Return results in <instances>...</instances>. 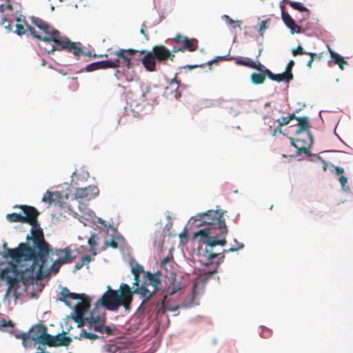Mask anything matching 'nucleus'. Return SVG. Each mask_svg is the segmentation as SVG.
<instances>
[{"label":"nucleus","instance_id":"20","mask_svg":"<svg viewBox=\"0 0 353 353\" xmlns=\"http://www.w3.org/2000/svg\"><path fill=\"white\" fill-rule=\"evenodd\" d=\"M144 277L145 279L143 283L146 286H151L152 290L156 292L161 281V274L159 272L152 274L151 272H147Z\"/></svg>","mask_w":353,"mask_h":353},{"label":"nucleus","instance_id":"4","mask_svg":"<svg viewBox=\"0 0 353 353\" xmlns=\"http://www.w3.org/2000/svg\"><path fill=\"white\" fill-rule=\"evenodd\" d=\"M48 250V253L41 260L37 258L33 263L39 279L47 277L51 272L58 273L62 265L73 261L72 250L68 247L64 249L52 248L49 244Z\"/></svg>","mask_w":353,"mask_h":353},{"label":"nucleus","instance_id":"42","mask_svg":"<svg viewBox=\"0 0 353 353\" xmlns=\"http://www.w3.org/2000/svg\"><path fill=\"white\" fill-rule=\"evenodd\" d=\"M292 52L294 56L306 54V52L304 50L303 48L301 46H298L296 48H294L292 50Z\"/></svg>","mask_w":353,"mask_h":353},{"label":"nucleus","instance_id":"2","mask_svg":"<svg viewBox=\"0 0 353 353\" xmlns=\"http://www.w3.org/2000/svg\"><path fill=\"white\" fill-rule=\"evenodd\" d=\"M30 19L32 23L39 30L38 33L34 27H28L29 32L32 37L39 41L54 43L48 48H45V50L48 54L55 51H65L75 57L84 54L81 43L72 41L68 37L62 35L49 23L39 17H32Z\"/></svg>","mask_w":353,"mask_h":353},{"label":"nucleus","instance_id":"18","mask_svg":"<svg viewBox=\"0 0 353 353\" xmlns=\"http://www.w3.org/2000/svg\"><path fill=\"white\" fill-rule=\"evenodd\" d=\"M46 345L50 347L67 346L72 342V339L65 335L51 336L48 334L45 339Z\"/></svg>","mask_w":353,"mask_h":353},{"label":"nucleus","instance_id":"19","mask_svg":"<svg viewBox=\"0 0 353 353\" xmlns=\"http://www.w3.org/2000/svg\"><path fill=\"white\" fill-rule=\"evenodd\" d=\"M6 11H13V6L9 1L6 3L0 6V12L2 14L1 25L4 26L8 32H11L12 30V20L9 18L8 14L6 13Z\"/></svg>","mask_w":353,"mask_h":353},{"label":"nucleus","instance_id":"32","mask_svg":"<svg viewBox=\"0 0 353 353\" xmlns=\"http://www.w3.org/2000/svg\"><path fill=\"white\" fill-rule=\"evenodd\" d=\"M17 23L16 24V30L15 32L19 35H23L26 32H29L28 27H30L28 24H26L27 28H26L23 24L21 23V19L19 17H17Z\"/></svg>","mask_w":353,"mask_h":353},{"label":"nucleus","instance_id":"40","mask_svg":"<svg viewBox=\"0 0 353 353\" xmlns=\"http://www.w3.org/2000/svg\"><path fill=\"white\" fill-rule=\"evenodd\" d=\"M119 246L118 243L115 241L114 237L112 236L110 241H105L104 244L103 249H106L108 247H111L112 248H117Z\"/></svg>","mask_w":353,"mask_h":353},{"label":"nucleus","instance_id":"60","mask_svg":"<svg viewBox=\"0 0 353 353\" xmlns=\"http://www.w3.org/2000/svg\"><path fill=\"white\" fill-rule=\"evenodd\" d=\"M224 18L227 20V21L230 24H232L234 23V21L232 19H231L228 15H224Z\"/></svg>","mask_w":353,"mask_h":353},{"label":"nucleus","instance_id":"23","mask_svg":"<svg viewBox=\"0 0 353 353\" xmlns=\"http://www.w3.org/2000/svg\"><path fill=\"white\" fill-rule=\"evenodd\" d=\"M264 72L270 79L277 82L285 81L288 83L293 79V74L292 73L290 72H285L281 74H275L272 73L269 69H265Z\"/></svg>","mask_w":353,"mask_h":353},{"label":"nucleus","instance_id":"64","mask_svg":"<svg viewBox=\"0 0 353 353\" xmlns=\"http://www.w3.org/2000/svg\"><path fill=\"white\" fill-rule=\"evenodd\" d=\"M6 320L2 319L0 320V327H6Z\"/></svg>","mask_w":353,"mask_h":353},{"label":"nucleus","instance_id":"36","mask_svg":"<svg viewBox=\"0 0 353 353\" xmlns=\"http://www.w3.org/2000/svg\"><path fill=\"white\" fill-rule=\"evenodd\" d=\"M290 6L294 10H299L301 12H305L309 14V10L306 7L303 6L300 2L293 1L292 3H290Z\"/></svg>","mask_w":353,"mask_h":353},{"label":"nucleus","instance_id":"49","mask_svg":"<svg viewBox=\"0 0 353 353\" xmlns=\"http://www.w3.org/2000/svg\"><path fill=\"white\" fill-rule=\"evenodd\" d=\"M271 331L269 329H263L261 332V336L263 338H269L271 336Z\"/></svg>","mask_w":353,"mask_h":353},{"label":"nucleus","instance_id":"61","mask_svg":"<svg viewBox=\"0 0 353 353\" xmlns=\"http://www.w3.org/2000/svg\"><path fill=\"white\" fill-rule=\"evenodd\" d=\"M83 263H82V261L81 262H79L77 263L76 265H75V270H80L83 266Z\"/></svg>","mask_w":353,"mask_h":353},{"label":"nucleus","instance_id":"14","mask_svg":"<svg viewBox=\"0 0 353 353\" xmlns=\"http://www.w3.org/2000/svg\"><path fill=\"white\" fill-rule=\"evenodd\" d=\"M134 53V49H119L114 52L117 57L113 62H115L116 68L120 66L125 67L126 69L132 68V58L130 57Z\"/></svg>","mask_w":353,"mask_h":353},{"label":"nucleus","instance_id":"31","mask_svg":"<svg viewBox=\"0 0 353 353\" xmlns=\"http://www.w3.org/2000/svg\"><path fill=\"white\" fill-rule=\"evenodd\" d=\"M252 62L253 61L250 58L239 57L235 59V63L236 65H240L248 68H255V66L252 65Z\"/></svg>","mask_w":353,"mask_h":353},{"label":"nucleus","instance_id":"9","mask_svg":"<svg viewBox=\"0 0 353 353\" xmlns=\"http://www.w3.org/2000/svg\"><path fill=\"white\" fill-rule=\"evenodd\" d=\"M206 281L207 277H199L194 281L191 293L186 301L182 304V307H188L199 304L197 298L203 292Z\"/></svg>","mask_w":353,"mask_h":353},{"label":"nucleus","instance_id":"13","mask_svg":"<svg viewBox=\"0 0 353 353\" xmlns=\"http://www.w3.org/2000/svg\"><path fill=\"white\" fill-rule=\"evenodd\" d=\"M14 208H19L22 210L23 223H28L32 226L38 225V216L40 212L34 208L27 205H16Z\"/></svg>","mask_w":353,"mask_h":353},{"label":"nucleus","instance_id":"15","mask_svg":"<svg viewBox=\"0 0 353 353\" xmlns=\"http://www.w3.org/2000/svg\"><path fill=\"white\" fill-rule=\"evenodd\" d=\"M99 194V189L95 185H89L84 188H77L75 198L79 202H87L94 199Z\"/></svg>","mask_w":353,"mask_h":353},{"label":"nucleus","instance_id":"48","mask_svg":"<svg viewBox=\"0 0 353 353\" xmlns=\"http://www.w3.org/2000/svg\"><path fill=\"white\" fill-rule=\"evenodd\" d=\"M252 65L255 66V68H252L253 69H255L261 72H264V70L266 69L263 65H262L261 63H256L254 61L252 62Z\"/></svg>","mask_w":353,"mask_h":353},{"label":"nucleus","instance_id":"28","mask_svg":"<svg viewBox=\"0 0 353 353\" xmlns=\"http://www.w3.org/2000/svg\"><path fill=\"white\" fill-rule=\"evenodd\" d=\"M61 295L63 296V299H61V301H63L68 306H70V305L68 299L77 300L79 299L81 296V294L70 292L67 288H65L62 290Z\"/></svg>","mask_w":353,"mask_h":353},{"label":"nucleus","instance_id":"57","mask_svg":"<svg viewBox=\"0 0 353 353\" xmlns=\"http://www.w3.org/2000/svg\"><path fill=\"white\" fill-rule=\"evenodd\" d=\"M188 236V230L186 228L183 230V231L179 234V237L181 239L187 238Z\"/></svg>","mask_w":353,"mask_h":353},{"label":"nucleus","instance_id":"30","mask_svg":"<svg viewBox=\"0 0 353 353\" xmlns=\"http://www.w3.org/2000/svg\"><path fill=\"white\" fill-rule=\"evenodd\" d=\"M267 75L265 72L256 73L254 72L250 75V79L253 84L259 85L262 84L265 82Z\"/></svg>","mask_w":353,"mask_h":353},{"label":"nucleus","instance_id":"21","mask_svg":"<svg viewBox=\"0 0 353 353\" xmlns=\"http://www.w3.org/2000/svg\"><path fill=\"white\" fill-rule=\"evenodd\" d=\"M170 295L165 294L161 304L157 308V314H164L167 310L170 312H175L179 308V305L177 303H173L171 302L170 299L168 297Z\"/></svg>","mask_w":353,"mask_h":353},{"label":"nucleus","instance_id":"52","mask_svg":"<svg viewBox=\"0 0 353 353\" xmlns=\"http://www.w3.org/2000/svg\"><path fill=\"white\" fill-rule=\"evenodd\" d=\"M150 88H146V92L142 94V98H143V101H150V100H152V99L150 98L148 96V94L150 92Z\"/></svg>","mask_w":353,"mask_h":353},{"label":"nucleus","instance_id":"62","mask_svg":"<svg viewBox=\"0 0 353 353\" xmlns=\"http://www.w3.org/2000/svg\"><path fill=\"white\" fill-rule=\"evenodd\" d=\"M170 261V258L169 256H166L165 257L162 261H161V263L162 264H166L168 263H169Z\"/></svg>","mask_w":353,"mask_h":353},{"label":"nucleus","instance_id":"5","mask_svg":"<svg viewBox=\"0 0 353 353\" xmlns=\"http://www.w3.org/2000/svg\"><path fill=\"white\" fill-rule=\"evenodd\" d=\"M32 236L28 235L27 241H32V247L27 243H20L15 248L10 250V254L14 257L23 256L30 261L36 260L37 258L41 260L48 253L49 243L45 240L42 230L38 225L32 226Z\"/></svg>","mask_w":353,"mask_h":353},{"label":"nucleus","instance_id":"46","mask_svg":"<svg viewBox=\"0 0 353 353\" xmlns=\"http://www.w3.org/2000/svg\"><path fill=\"white\" fill-rule=\"evenodd\" d=\"M268 20L262 21L259 27V34L261 36H263V30L268 28L267 26Z\"/></svg>","mask_w":353,"mask_h":353},{"label":"nucleus","instance_id":"16","mask_svg":"<svg viewBox=\"0 0 353 353\" xmlns=\"http://www.w3.org/2000/svg\"><path fill=\"white\" fill-rule=\"evenodd\" d=\"M151 53L153 54L156 60L159 62H164L170 59L172 61H174V52L170 51L165 46L162 45L154 46Z\"/></svg>","mask_w":353,"mask_h":353},{"label":"nucleus","instance_id":"51","mask_svg":"<svg viewBox=\"0 0 353 353\" xmlns=\"http://www.w3.org/2000/svg\"><path fill=\"white\" fill-rule=\"evenodd\" d=\"M333 172L336 174V175H340L343 174L344 169L343 168L340 167H334L333 169Z\"/></svg>","mask_w":353,"mask_h":353},{"label":"nucleus","instance_id":"47","mask_svg":"<svg viewBox=\"0 0 353 353\" xmlns=\"http://www.w3.org/2000/svg\"><path fill=\"white\" fill-rule=\"evenodd\" d=\"M47 194L48 196H44L42 199V201H44V202H46V201H48L50 204L52 203V201H53V194L50 192H47Z\"/></svg>","mask_w":353,"mask_h":353},{"label":"nucleus","instance_id":"33","mask_svg":"<svg viewBox=\"0 0 353 353\" xmlns=\"http://www.w3.org/2000/svg\"><path fill=\"white\" fill-rule=\"evenodd\" d=\"M134 53H132L130 57L132 58V65H133V63L135 62L138 63L140 61H141V59L143 57V54H145V51L144 50H134Z\"/></svg>","mask_w":353,"mask_h":353},{"label":"nucleus","instance_id":"8","mask_svg":"<svg viewBox=\"0 0 353 353\" xmlns=\"http://www.w3.org/2000/svg\"><path fill=\"white\" fill-rule=\"evenodd\" d=\"M46 336H48L47 327L43 323L32 325L27 332L14 334L17 339L22 340V344L24 347L30 345L28 342L30 339L37 342L40 345H46L45 339Z\"/></svg>","mask_w":353,"mask_h":353},{"label":"nucleus","instance_id":"53","mask_svg":"<svg viewBox=\"0 0 353 353\" xmlns=\"http://www.w3.org/2000/svg\"><path fill=\"white\" fill-rule=\"evenodd\" d=\"M91 261L92 258L88 255L84 256L81 260L83 265H88Z\"/></svg>","mask_w":353,"mask_h":353},{"label":"nucleus","instance_id":"58","mask_svg":"<svg viewBox=\"0 0 353 353\" xmlns=\"http://www.w3.org/2000/svg\"><path fill=\"white\" fill-rule=\"evenodd\" d=\"M219 59H224V57H216L214 59L209 61L208 62V65H211L213 63L217 62Z\"/></svg>","mask_w":353,"mask_h":353},{"label":"nucleus","instance_id":"39","mask_svg":"<svg viewBox=\"0 0 353 353\" xmlns=\"http://www.w3.org/2000/svg\"><path fill=\"white\" fill-rule=\"evenodd\" d=\"M109 353H126L124 349L121 348L115 345H110L108 347Z\"/></svg>","mask_w":353,"mask_h":353},{"label":"nucleus","instance_id":"37","mask_svg":"<svg viewBox=\"0 0 353 353\" xmlns=\"http://www.w3.org/2000/svg\"><path fill=\"white\" fill-rule=\"evenodd\" d=\"M234 241L236 244V247L230 248L228 250H223V253L221 254V259H223L225 258V255H224L225 252H235V251H237L238 250L242 249L243 248L244 245H243V244L242 243L238 242L236 239H234Z\"/></svg>","mask_w":353,"mask_h":353},{"label":"nucleus","instance_id":"55","mask_svg":"<svg viewBox=\"0 0 353 353\" xmlns=\"http://www.w3.org/2000/svg\"><path fill=\"white\" fill-rule=\"evenodd\" d=\"M282 133V125H279L274 129L272 135L275 137L277 134H281Z\"/></svg>","mask_w":353,"mask_h":353},{"label":"nucleus","instance_id":"3","mask_svg":"<svg viewBox=\"0 0 353 353\" xmlns=\"http://www.w3.org/2000/svg\"><path fill=\"white\" fill-rule=\"evenodd\" d=\"M10 250H12V248H9L7 243H4L1 256L8 261V266L0 270V281L2 282L0 285L3 284L8 285L5 293V299L8 298L12 294L16 293L21 281L27 283L35 277L37 278V272L33 263L29 268H26L25 270H19V265L21 262L30 261L23 256L14 257L9 253Z\"/></svg>","mask_w":353,"mask_h":353},{"label":"nucleus","instance_id":"29","mask_svg":"<svg viewBox=\"0 0 353 353\" xmlns=\"http://www.w3.org/2000/svg\"><path fill=\"white\" fill-rule=\"evenodd\" d=\"M330 53V57L332 58V61L339 65L341 70L344 69V65L347 64V62L344 59V58L334 51H332L329 49Z\"/></svg>","mask_w":353,"mask_h":353},{"label":"nucleus","instance_id":"7","mask_svg":"<svg viewBox=\"0 0 353 353\" xmlns=\"http://www.w3.org/2000/svg\"><path fill=\"white\" fill-rule=\"evenodd\" d=\"M295 119L298 121V129L296 130V134L298 135L304 131H307L306 138H298L296 140L291 138V143L296 148L297 154H309L310 151L308 150V148L312 145L313 139L311 133L309 132V128H310V126L308 121V118L306 117H296V119Z\"/></svg>","mask_w":353,"mask_h":353},{"label":"nucleus","instance_id":"11","mask_svg":"<svg viewBox=\"0 0 353 353\" xmlns=\"http://www.w3.org/2000/svg\"><path fill=\"white\" fill-rule=\"evenodd\" d=\"M173 40L177 46L173 47L172 52H194L198 48V41L194 38L189 39L185 36L177 34Z\"/></svg>","mask_w":353,"mask_h":353},{"label":"nucleus","instance_id":"25","mask_svg":"<svg viewBox=\"0 0 353 353\" xmlns=\"http://www.w3.org/2000/svg\"><path fill=\"white\" fill-rule=\"evenodd\" d=\"M281 17L285 24L290 29L292 34L301 32V27L295 23L294 19L287 12H283Z\"/></svg>","mask_w":353,"mask_h":353},{"label":"nucleus","instance_id":"26","mask_svg":"<svg viewBox=\"0 0 353 353\" xmlns=\"http://www.w3.org/2000/svg\"><path fill=\"white\" fill-rule=\"evenodd\" d=\"M104 323V319L99 316H94L93 314H92L89 319L90 327L93 330L100 333H101Z\"/></svg>","mask_w":353,"mask_h":353},{"label":"nucleus","instance_id":"27","mask_svg":"<svg viewBox=\"0 0 353 353\" xmlns=\"http://www.w3.org/2000/svg\"><path fill=\"white\" fill-rule=\"evenodd\" d=\"M131 265H132V273L133 274L134 277V282L133 283V285H137L141 282V279L139 277L140 274H143L145 276V273L147 272H145L143 266H141V265H139L137 263H132Z\"/></svg>","mask_w":353,"mask_h":353},{"label":"nucleus","instance_id":"44","mask_svg":"<svg viewBox=\"0 0 353 353\" xmlns=\"http://www.w3.org/2000/svg\"><path fill=\"white\" fill-rule=\"evenodd\" d=\"M97 234H92L90 239H88V243L91 247V249H94L97 245Z\"/></svg>","mask_w":353,"mask_h":353},{"label":"nucleus","instance_id":"43","mask_svg":"<svg viewBox=\"0 0 353 353\" xmlns=\"http://www.w3.org/2000/svg\"><path fill=\"white\" fill-rule=\"evenodd\" d=\"M101 334H105L107 336H112L114 334V330L110 326L103 325Z\"/></svg>","mask_w":353,"mask_h":353},{"label":"nucleus","instance_id":"22","mask_svg":"<svg viewBox=\"0 0 353 353\" xmlns=\"http://www.w3.org/2000/svg\"><path fill=\"white\" fill-rule=\"evenodd\" d=\"M116 68L115 62L111 59L97 61L88 65L85 67V71L92 72L97 70Z\"/></svg>","mask_w":353,"mask_h":353},{"label":"nucleus","instance_id":"59","mask_svg":"<svg viewBox=\"0 0 353 353\" xmlns=\"http://www.w3.org/2000/svg\"><path fill=\"white\" fill-rule=\"evenodd\" d=\"M174 84H176V88H179V81H177V79H176V77H174V78L171 80L170 85L174 84Z\"/></svg>","mask_w":353,"mask_h":353},{"label":"nucleus","instance_id":"41","mask_svg":"<svg viewBox=\"0 0 353 353\" xmlns=\"http://www.w3.org/2000/svg\"><path fill=\"white\" fill-rule=\"evenodd\" d=\"M339 181L344 190H345V191L350 190V188L346 185L347 183V178L346 176H341L339 179Z\"/></svg>","mask_w":353,"mask_h":353},{"label":"nucleus","instance_id":"1","mask_svg":"<svg viewBox=\"0 0 353 353\" xmlns=\"http://www.w3.org/2000/svg\"><path fill=\"white\" fill-rule=\"evenodd\" d=\"M191 220L196 227L205 226L194 232L193 237L199 243L206 245L207 248L204 250L199 248V253L206 259L207 263H211L219 255L214 252V247H223L227 243L225 235L228 230L223 212L221 210H211L195 215Z\"/></svg>","mask_w":353,"mask_h":353},{"label":"nucleus","instance_id":"50","mask_svg":"<svg viewBox=\"0 0 353 353\" xmlns=\"http://www.w3.org/2000/svg\"><path fill=\"white\" fill-rule=\"evenodd\" d=\"M294 65V61L293 60L290 61L286 67L285 72L292 73V69Z\"/></svg>","mask_w":353,"mask_h":353},{"label":"nucleus","instance_id":"38","mask_svg":"<svg viewBox=\"0 0 353 353\" xmlns=\"http://www.w3.org/2000/svg\"><path fill=\"white\" fill-rule=\"evenodd\" d=\"M85 338L90 340H95L99 338V336L94 334L88 332L85 330H83L79 335V339Z\"/></svg>","mask_w":353,"mask_h":353},{"label":"nucleus","instance_id":"34","mask_svg":"<svg viewBox=\"0 0 353 353\" xmlns=\"http://www.w3.org/2000/svg\"><path fill=\"white\" fill-rule=\"evenodd\" d=\"M6 219L10 223H23V215L21 214H17L15 212L8 214L6 215Z\"/></svg>","mask_w":353,"mask_h":353},{"label":"nucleus","instance_id":"56","mask_svg":"<svg viewBox=\"0 0 353 353\" xmlns=\"http://www.w3.org/2000/svg\"><path fill=\"white\" fill-rule=\"evenodd\" d=\"M134 76H135V73L133 72L132 74H130V76H125V79L127 82H130V81H133Z\"/></svg>","mask_w":353,"mask_h":353},{"label":"nucleus","instance_id":"12","mask_svg":"<svg viewBox=\"0 0 353 353\" xmlns=\"http://www.w3.org/2000/svg\"><path fill=\"white\" fill-rule=\"evenodd\" d=\"M79 300L81 301L75 305L72 319L78 323L79 327H81L84 323L85 313L90 307V299L88 296L82 294Z\"/></svg>","mask_w":353,"mask_h":353},{"label":"nucleus","instance_id":"45","mask_svg":"<svg viewBox=\"0 0 353 353\" xmlns=\"http://www.w3.org/2000/svg\"><path fill=\"white\" fill-rule=\"evenodd\" d=\"M306 54H308L310 57L309 61L307 63V66L309 68H312V62L314 61L315 57H316V54L315 53H314V52H307Z\"/></svg>","mask_w":353,"mask_h":353},{"label":"nucleus","instance_id":"24","mask_svg":"<svg viewBox=\"0 0 353 353\" xmlns=\"http://www.w3.org/2000/svg\"><path fill=\"white\" fill-rule=\"evenodd\" d=\"M156 59L151 51L148 52L143 54L141 59V62L144 68L149 72H154L156 70Z\"/></svg>","mask_w":353,"mask_h":353},{"label":"nucleus","instance_id":"35","mask_svg":"<svg viewBox=\"0 0 353 353\" xmlns=\"http://www.w3.org/2000/svg\"><path fill=\"white\" fill-rule=\"evenodd\" d=\"M295 119H296V116L295 113H292L288 116L283 117L281 120L278 119L276 121L280 124V125L283 126L288 125L292 120Z\"/></svg>","mask_w":353,"mask_h":353},{"label":"nucleus","instance_id":"10","mask_svg":"<svg viewBox=\"0 0 353 353\" xmlns=\"http://www.w3.org/2000/svg\"><path fill=\"white\" fill-rule=\"evenodd\" d=\"M190 282L189 276L181 274L172 273L170 285L165 289V293L170 296L174 295L179 290L185 288Z\"/></svg>","mask_w":353,"mask_h":353},{"label":"nucleus","instance_id":"6","mask_svg":"<svg viewBox=\"0 0 353 353\" xmlns=\"http://www.w3.org/2000/svg\"><path fill=\"white\" fill-rule=\"evenodd\" d=\"M131 303V288L126 283H121L117 290L108 286L107 291L97 301V305H103L110 311H117L121 306L129 310Z\"/></svg>","mask_w":353,"mask_h":353},{"label":"nucleus","instance_id":"54","mask_svg":"<svg viewBox=\"0 0 353 353\" xmlns=\"http://www.w3.org/2000/svg\"><path fill=\"white\" fill-rule=\"evenodd\" d=\"M125 70H123L125 71ZM124 72H121L120 70H116L114 72V76L117 79H121L123 75Z\"/></svg>","mask_w":353,"mask_h":353},{"label":"nucleus","instance_id":"63","mask_svg":"<svg viewBox=\"0 0 353 353\" xmlns=\"http://www.w3.org/2000/svg\"><path fill=\"white\" fill-rule=\"evenodd\" d=\"M14 326V323H12V321H6V327H13Z\"/></svg>","mask_w":353,"mask_h":353},{"label":"nucleus","instance_id":"17","mask_svg":"<svg viewBox=\"0 0 353 353\" xmlns=\"http://www.w3.org/2000/svg\"><path fill=\"white\" fill-rule=\"evenodd\" d=\"M132 289H131L132 293V301H133V295L134 294H139L141 298L142 299V304L146 303L152 296L155 293L153 290L148 289V286L142 283L140 285L139 283L137 285H133Z\"/></svg>","mask_w":353,"mask_h":353}]
</instances>
